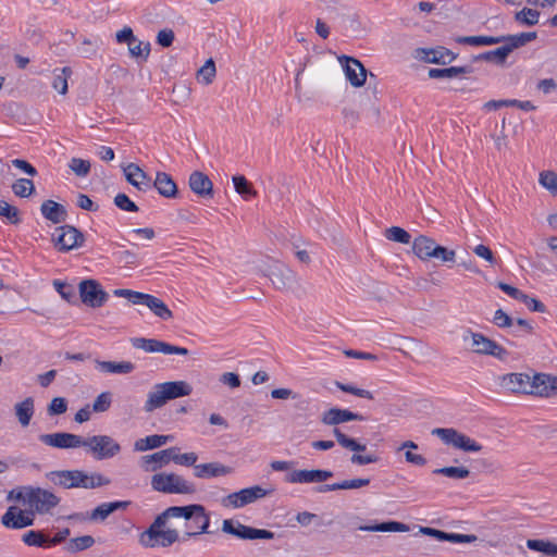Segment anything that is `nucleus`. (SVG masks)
Here are the masks:
<instances>
[{"label": "nucleus", "mask_w": 557, "mask_h": 557, "mask_svg": "<svg viewBox=\"0 0 557 557\" xmlns=\"http://www.w3.org/2000/svg\"><path fill=\"white\" fill-rule=\"evenodd\" d=\"M210 515L200 504L171 506L156 517L139 534V544L146 548L170 547L203 533H210Z\"/></svg>", "instance_id": "obj_1"}, {"label": "nucleus", "mask_w": 557, "mask_h": 557, "mask_svg": "<svg viewBox=\"0 0 557 557\" xmlns=\"http://www.w3.org/2000/svg\"><path fill=\"white\" fill-rule=\"evenodd\" d=\"M7 499L9 502L23 503L28 507L34 517L36 513H50L60 503V498L52 492L29 485L11 490L8 493Z\"/></svg>", "instance_id": "obj_2"}, {"label": "nucleus", "mask_w": 557, "mask_h": 557, "mask_svg": "<svg viewBox=\"0 0 557 557\" xmlns=\"http://www.w3.org/2000/svg\"><path fill=\"white\" fill-rule=\"evenodd\" d=\"M48 476L52 483L64 488H96L111 483V480L101 473L88 474L82 470L52 471Z\"/></svg>", "instance_id": "obj_3"}, {"label": "nucleus", "mask_w": 557, "mask_h": 557, "mask_svg": "<svg viewBox=\"0 0 557 557\" xmlns=\"http://www.w3.org/2000/svg\"><path fill=\"white\" fill-rule=\"evenodd\" d=\"M193 387L185 381H171L156 384L147 395L144 409L146 412L161 408L169 400L189 396Z\"/></svg>", "instance_id": "obj_4"}, {"label": "nucleus", "mask_w": 557, "mask_h": 557, "mask_svg": "<svg viewBox=\"0 0 557 557\" xmlns=\"http://www.w3.org/2000/svg\"><path fill=\"white\" fill-rule=\"evenodd\" d=\"M151 487L163 494H194L196 486L193 482L174 472L156 473L151 476Z\"/></svg>", "instance_id": "obj_5"}, {"label": "nucleus", "mask_w": 557, "mask_h": 557, "mask_svg": "<svg viewBox=\"0 0 557 557\" xmlns=\"http://www.w3.org/2000/svg\"><path fill=\"white\" fill-rule=\"evenodd\" d=\"M82 447L87 448L96 460L110 459L120 454L121 445L109 435L83 437Z\"/></svg>", "instance_id": "obj_6"}, {"label": "nucleus", "mask_w": 557, "mask_h": 557, "mask_svg": "<svg viewBox=\"0 0 557 557\" xmlns=\"http://www.w3.org/2000/svg\"><path fill=\"white\" fill-rule=\"evenodd\" d=\"M432 435L437 436L444 444L463 451L478 453L482 449V445L476 441L453 428L433 429Z\"/></svg>", "instance_id": "obj_7"}, {"label": "nucleus", "mask_w": 557, "mask_h": 557, "mask_svg": "<svg viewBox=\"0 0 557 557\" xmlns=\"http://www.w3.org/2000/svg\"><path fill=\"white\" fill-rule=\"evenodd\" d=\"M117 44H126L132 58L147 61L150 54V42L138 40L129 26L123 27L115 34Z\"/></svg>", "instance_id": "obj_8"}, {"label": "nucleus", "mask_w": 557, "mask_h": 557, "mask_svg": "<svg viewBox=\"0 0 557 557\" xmlns=\"http://www.w3.org/2000/svg\"><path fill=\"white\" fill-rule=\"evenodd\" d=\"M267 495L268 491L259 485H255L228 494L222 498L221 504L224 507L240 508L256 502L257 499L263 498Z\"/></svg>", "instance_id": "obj_9"}, {"label": "nucleus", "mask_w": 557, "mask_h": 557, "mask_svg": "<svg viewBox=\"0 0 557 557\" xmlns=\"http://www.w3.org/2000/svg\"><path fill=\"white\" fill-rule=\"evenodd\" d=\"M55 246L61 251L81 247L85 240L84 234L76 227L65 224L55 228L53 234Z\"/></svg>", "instance_id": "obj_10"}, {"label": "nucleus", "mask_w": 557, "mask_h": 557, "mask_svg": "<svg viewBox=\"0 0 557 557\" xmlns=\"http://www.w3.org/2000/svg\"><path fill=\"white\" fill-rule=\"evenodd\" d=\"M222 531L243 540H272L275 536L274 533L269 530L255 529L244 525L240 522L234 524V522L230 519H225L223 521Z\"/></svg>", "instance_id": "obj_11"}, {"label": "nucleus", "mask_w": 557, "mask_h": 557, "mask_svg": "<svg viewBox=\"0 0 557 557\" xmlns=\"http://www.w3.org/2000/svg\"><path fill=\"white\" fill-rule=\"evenodd\" d=\"M38 440L47 446L59 449L79 448L84 444L83 436L67 432L40 434Z\"/></svg>", "instance_id": "obj_12"}, {"label": "nucleus", "mask_w": 557, "mask_h": 557, "mask_svg": "<svg viewBox=\"0 0 557 557\" xmlns=\"http://www.w3.org/2000/svg\"><path fill=\"white\" fill-rule=\"evenodd\" d=\"M79 295L82 301L91 308L101 307L109 297L101 285L95 280L82 281L79 283Z\"/></svg>", "instance_id": "obj_13"}, {"label": "nucleus", "mask_w": 557, "mask_h": 557, "mask_svg": "<svg viewBox=\"0 0 557 557\" xmlns=\"http://www.w3.org/2000/svg\"><path fill=\"white\" fill-rule=\"evenodd\" d=\"M468 333L472 338V350L475 354L493 356L499 360H504L508 356V351L495 341L490 339L481 333H474L471 331Z\"/></svg>", "instance_id": "obj_14"}, {"label": "nucleus", "mask_w": 557, "mask_h": 557, "mask_svg": "<svg viewBox=\"0 0 557 557\" xmlns=\"http://www.w3.org/2000/svg\"><path fill=\"white\" fill-rule=\"evenodd\" d=\"M333 476V472L323 469L293 470L286 476V482L293 484L322 483Z\"/></svg>", "instance_id": "obj_15"}, {"label": "nucleus", "mask_w": 557, "mask_h": 557, "mask_svg": "<svg viewBox=\"0 0 557 557\" xmlns=\"http://www.w3.org/2000/svg\"><path fill=\"white\" fill-rule=\"evenodd\" d=\"M34 521L35 518L28 509L22 510L16 506H10L1 517V523L5 528L13 530L30 527L34 524Z\"/></svg>", "instance_id": "obj_16"}, {"label": "nucleus", "mask_w": 557, "mask_h": 557, "mask_svg": "<svg viewBox=\"0 0 557 557\" xmlns=\"http://www.w3.org/2000/svg\"><path fill=\"white\" fill-rule=\"evenodd\" d=\"M557 393V375L535 373L531 377L530 395L540 397H552Z\"/></svg>", "instance_id": "obj_17"}, {"label": "nucleus", "mask_w": 557, "mask_h": 557, "mask_svg": "<svg viewBox=\"0 0 557 557\" xmlns=\"http://www.w3.org/2000/svg\"><path fill=\"white\" fill-rule=\"evenodd\" d=\"M339 62L342 63L346 78L351 86L361 87L364 85L367 79V70L359 60L352 57L343 55L339 58Z\"/></svg>", "instance_id": "obj_18"}, {"label": "nucleus", "mask_w": 557, "mask_h": 557, "mask_svg": "<svg viewBox=\"0 0 557 557\" xmlns=\"http://www.w3.org/2000/svg\"><path fill=\"white\" fill-rule=\"evenodd\" d=\"M177 447H170L151 455H145L140 458L139 463L144 471L154 472L171 461V453L178 451Z\"/></svg>", "instance_id": "obj_19"}, {"label": "nucleus", "mask_w": 557, "mask_h": 557, "mask_svg": "<svg viewBox=\"0 0 557 557\" xmlns=\"http://www.w3.org/2000/svg\"><path fill=\"white\" fill-rule=\"evenodd\" d=\"M364 418L348 409L331 408L323 412L321 422L325 425H337L348 421H362Z\"/></svg>", "instance_id": "obj_20"}, {"label": "nucleus", "mask_w": 557, "mask_h": 557, "mask_svg": "<svg viewBox=\"0 0 557 557\" xmlns=\"http://www.w3.org/2000/svg\"><path fill=\"white\" fill-rule=\"evenodd\" d=\"M123 171L127 182L138 190L146 191L152 187L150 177L137 164L129 163Z\"/></svg>", "instance_id": "obj_21"}, {"label": "nucleus", "mask_w": 557, "mask_h": 557, "mask_svg": "<svg viewBox=\"0 0 557 557\" xmlns=\"http://www.w3.org/2000/svg\"><path fill=\"white\" fill-rule=\"evenodd\" d=\"M189 187L193 193L202 198L213 197V184L208 175L200 171H195L188 180Z\"/></svg>", "instance_id": "obj_22"}, {"label": "nucleus", "mask_w": 557, "mask_h": 557, "mask_svg": "<svg viewBox=\"0 0 557 557\" xmlns=\"http://www.w3.org/2000/svg\"><path fill=\"white\" fill-rule=\"evenodd\" d=\"M233 472V469L220 462H208L195 466L194 475L198 479H213L225 476Z\"/></svg>", "instance_id": "obj_23"}, {"label": "nucleus", "mask_w": 557, "mask_h": 557, "mask_svg": "<svg viewBox=\"0 0 557 557\" xmlns=\"http://www.w3.org/2000/svg\"><path fill=\"white\" fill-rule=\"evenodd\" d=\"M531 377L527 373H509L504 375L503 384L513 393L529 394Z\"/></svg>", "instance_id": "obj_24"}, {"label": "nucleus", "mask_w": 557, "mask_h": 557, "mask_svg": "<svg viewBox=\"0 0 557 557\" xmlns=\"http://www.w3.org/2000/svg\"><path fill=\"white\" fill-rule=\"evenodd\" d=\"M270 280L278 289H288L296 283V274L285 265L276 267L271 271Z\"/></svg>", "instance_id": "obj_25"}, {"label": "nucleus", "mask_w": 557, "mask_h": 557, "mask_svg": "<svg viewBox=\"0 0 557 557\" xmlns=\"http://www.w3.org/2000/svg\"><path fill=\"white\" fill-rule=\"evenodd\" d=\"M40 211L44 218L53 224L65 222L67 218L65 207L50 199L41 203Z\"/></svg>", "instance_id": "obj_26"}, {"label": "nucleus", "mask_w": 557, "mask_h": 557, "mask_svg": "<svg viewBox=\"0 0 557 557\" xmlns=\"http://www.w3.org/2000/svg\"><path fill=\"white\" fill-rule=\"evenodd\" d=\"M157 188L158 193L164 198H175L177 196V186L170 174L165 172H158L156 180L151 183Z\"/></svg>", "instance_id": "obj_27"}, {"label": "nucleus", "mask_w": 557, "mask_h": 557, "mask_svg": "<svg viewBox=\"0 0 557 557\" xmlns=\"http://www.w3.org/2000/svg\"><path fill=\"white\" fill-rule=\"evenodd\" d=\"M370 484V479L357 478L350 480H344L342 482L323 484L314 487L317 493H327L338 490H357Z\"/></svg>", "instance_id": "obj_28"}, {"label": "nucleus", "mask_w": 557, "mask_h": 557, "mask_svg": "<svg viewBox=\"0 0 557 557\" xmlns=\"http://www.w3.org/2000/svg\"><path fill=\"white\" fill-rule=\"evenodd\" d=\"M128 505L129 502L122 500L102 503L91 511L89 519L92 521H104L112 512L126 509Z\"/></svg>", "instance_id": "obj_29"}, {"label": "nucleus", "mask_w": 557, "mask_h": 557, "mask_svg": "<svg viewBox=\"0 0 557 557\" xmlns=\"http://www.w3.org/2000/svg\"><path fill=\"white\" fill-rule=\"evenodd\" d=\"M435 246V240L424 235H419L412 242L413 253L423 261L432 258V249Z\"/></svg>", "instance_id": "obj_30"}, {"label": "nucleus", "mask_w": 557, "mask_h": 557, "mask_svg": "<svg viewBox=\"0 0 557 557\" xmlns=\"http://www.w3.org/2000/svg\"><path fill=\"white\" fill-rule=\"evenodd\" d=\"M424 54L425 62L436 64H449L457 58V54L445 47L424 50Z\"/></svg>", "instance_id": "obj_31"}, {"label": "nucleus", "mask_w": 557, "mask_h": 557, "mask_svg": "<svg viewBox=\"0 0 557 557\" xmlns=\"http://www.w3.org/2000/svg\"><path fill=\"white\" fill-rule=\"evenodd\" d=\"M172 435H149L144 438H139L134 444V449L136 451H146L154 448H159L165 445L168 442L172 441Z\"/></svg>", "instance_id": "obj_32"}, {"label": "nucleus", "mask_w": 557, "mask_h": 557, "mask_svg": "<svg viewBox=\"0 0 557 557\" xmlns=\"http://www.w3.org/2000/svg\"><path fill=\"white\" fill-rule=\"evenodd\" d=\"M97 368L101 372L113 374H128L134 371L135 364L131 361H96Z\"/></svg>", "instance_id": "obj_33"}, {"label": "nucleus", "mask_w": 557, "mask_h": 557, "mask_svg": "<svg viewBox=\"0 0 557 557\" xmlns=\"http://www.w3.org/2000/svg\"><path fill=\"white\" fill-rule=\"evenodd\" d=\"M134 348L143 349L146 352L165 354L166 343L156 338L134 337L131 339Z\"/></svg>", "instance_id": "obj_34"}, {"label": "nucleus", "mask_w": 557, "mask_h": 557, "mask_svg": "<svg viewBox=\"0 0 557 557\" xmlns=\"http://www.w3.org/2000/svg\"><path fill=\"white\" fill-rule=\"evenodd\" d=\"M358 530L368 532H407L409 527L398 521H387L374 524L359 525Z\"/></svg>", "instance_id": "obj_35"}, {"label": "nucleus", "mask_w": 557, "mask_h": 557, "mask_svg": "<svg viewBox=\"0 0 557 557\" xmlns=\"http://www.w3.org/2000/svg\"><path fill=\"white\" fill-rule=\"evenodd\" d=\"M145 306L148 307L153 312V314L162 320L166 321L173 318V313L165 305V302L153 295L149 294Z\"/></svg>", "instance_id": "obj_36"}, {"label": "nucleus", "mask_w": 557, "mask_h": 557, "mask_svg": "<svg viewBox=\"0 0 557 557\" xmlns=\"http://www.w3.org/2000/svg\"><path fill=\"white\" fill-rule=\"evenodd\" d=\"M15 414L23 426H27L34 414V399L27 397L15 405Z\"/></svg>", "instance_id": "obj_37"}, {"label": "nucleus", "mask_w": 557, "mask_h": 557, "mask_svg": "<svg viewBox=\"0 0 557 557\" xmlns=\"http://www.w3.org/2000/svg\"><path fill=\"white\" fill-rule=\"evenodd\" d=\"M472 72L470 66H450L446 69H430V78H454L461 74H469Z\"/></svg>", "instance_id": "obj_38"}, {"label": "nucleus", "mask_w": 557, "mask_h": 557, "mask_svg": "<svg viewBox=\"0 0 557 557\" xmlns=\"http://www.w3.org/2000/svg\"><path fill=\"white\" fill-rule=\"evenodd\" d=\"M22 541L27 546L49 548V537L39 530H29L22 535Z\"/></svg>", "instance_id": "obj_39"}, {"label": "nucleus", "mask_w": 557, "mask_h": 557, "mask_svg": "<svg viewBox=\"0 0 557 557\" xmlns=\"http://www.w3.org/2000/svg\"><path fill=\"white\" fill-rule=\"evenodd\" d=\"M505 41L504 36H465L459 37L457 39V42L459 44H466L471 46H491V45H497Z\"/></svg>", "instance_id": "obj_40"}, {"label": "nucleus", "mask_w": 557, "mask_h": 557, "mask_svg": "<svg viewBox=\"0 0 557 557\" xmlns=\"http://www.w3.org/2000/svg\"><path fill=\"white\" fill-rule=\"evenodd\" d=\"M510 53V48L505 45L494 50L483 52L476 57V60L493 62L496 64H504Z\"/></svg>", "instance_id": "obj_41"}, {"label": "nucleus", "mask_w": 557, "mask_h": 557, "mask_svg": "<svg viewBox=\"0 0 557 557\" xmlns=\"http://www.w3.org/2000/svg\"><path fill=\"white\" fill-rule=\"evenodd\" d=\"M71 75H72L71 67L65 66L62 69L54 70L52 87L61 95H65L67 92V88H69L67 79L71 77Z\"/></svg>", "instance_id": "obj_42"}, {"label": "nucleus", "mask_w": 557, "mask_h": 557, "mask_svg": "<svg viewBox=\"0 0 557 557\" xmlns=\"http://www.w3.org/2000/svg\"><path fill=\"white\" fill-rule=\"evenodd\" d=\"M536 33L535 32H528V33H520V34H517V35H508V36H504L505 37V44L508 48H510V53L519 48V47H522L524 46L525 44L534 40L536 38Z\"/></svg>", "instance_id": "obj_43"}, {"label": "nucleus", "mask_w": 557, "mask_h": 557, "mask_svg": "<svg viewBox=\"0 0 557 557\" xmlns=\"http://www.w3.org/2000/svg\"><path fill=\"white\" fill-rule=\"evenodd\" d=\"M95 544V539L91 535H83L75 539H71L66 545L65 549L69 553H78L91 547Z\"/></svg>", "instance_id": "obj_44"}, {"label": "nucleus", "mask_w": 557, "mask_h": 557, "mask_svg": "<svg viewBox=\"0 0 557 557\" xmlns=\"http://www.w3.org/2000/svg\"><path fill=\"white\" fill-rule=\"evenodd\" d=\"M333 434L336 437L337 443L346 449L352 451H364L367 448L366 445L360 444L356 440L348 437L338 428H335L333 430Z\"/></svg>", "instance_id": "obj_45"}, {"label": "nucleus", "mask_w": 557, "mask_h": 557, "mask_svg": "<svg viewBox=\"0 0 557 557\" xmlns=\"http://www.w3.org/2000/svg\"><path fill=\"white\" fill-rule=\"evenodd\" d=\"M13 193L21 198H27L35 191V185L29 178H18L12 184Z\"/></svg>", "instance_id": "obj_46"}, {"label": "nucleus", "mask_w": 557, "mask_h": 557, "mask_svg": "<svg viewBox=\"0 0 557 557\" xmlns=\"http://www.w3.org/2000/svg\"><path fill=\"white\" fill-rule=\"evenodd\" d=\"M233 184L235 190L244 198L255 197L257 195V191L253 189L252 185L243 175L233 176Z\"/></svg>", "instance_id": "obj_47"}, {"label": "nucleus", "mask_w": 557, "mask_h": 557, "mask_svg": "<svg viewBox=\"0 0 557 557\" xmlns=\"http://www.w3.org/2000/svg\"><path fill=\"white\" fill-rule=\"evenodd\" d=\"M433 473L455 480H462L470 475V471L466 467H444L433 470Z\"/></svg>", "instance_id": "obj_48"}, {"label": "nucleus", "mask_w": 557, "mask_h": 557, "mask_svg": "<svg viewBox=\"0 0 557 557\" xmlns=\"http://www.w3.org/2000/svg\"><path fill=\"white\" fill-rule=\"evenodd\" d=\"M215 74H216L215 63L212 59H209L198 70L197 77L199 81L203 82L206 85H209L213 82Z\"/></svg>", "instance_id": "obj_49"}, {"label": "nucleus", "mask_w": 557, "mask_h": 557, "mask_svg": "<svg viewBox=\"0 0 557 557\" xmlns=\"http://www.w3.org/2000/svg\"><path fill=\"white\" fill-rule=\"evenodd\" d=\"M540 17V13L536 10L530 8H523L521 11L517 12L515 18L520 24H524L528 26H533L537 24Z\"/></svg>", "instance_id": "obj_50"}, {"label": "nucleus", "mask_w": 557, "mask_h": 557, "mask_svg": "<svg viewBox=\"0 0 557 557\" xmlns=\"http://www.w3.org/2000/svg\"><path fill=\"white\" fill-rule=\"evenodd\" d=\"M385 237L388 240L400 244H409L411 239V235L406 230L399 226H392L389 228H386Z\"/></svg>", "instance_id": "obj_51"}, {"label": "nucleus", "mask_w": 557, "mask_h": 557, "mask_svg": "<svg viewBox=\"0 0 557 557\" xmlns=\"http://www.w3.org/2000/svg\"><path fill=\"white\" fill-rule=\"evenodd\" d=\"M0 216L5 218L12 224H18L21 222L17 208L9 205L4 200H0Z\"/></svg>", "instance_id": "obj_52"}, {"label": "nucleus", "mask_w": 557, "mask_h": 557, "mask_svg": "<svg viewBox=\"0 0 557 557\" xmlns=\"http://www.w3.org/2000/svg\"><path fill=\"white\" fill-rule=\"evenodd\" d=\"M198 460V455L196 453H185L178 454V451L171 453V461H174L176 465L184 467H194L197 466L196 462Z\"/></svg>", "instance_id": "obj_53"}, {"label": "nucleus", "mask_w": 557, "mask_h": 557, "mask_svg": "<svg viewBox=\"0 0 557 557\" xmlns=\"http://www.w3.org/2000/svg\"><path fill=\"white\" fill-rule=\"evenodd\" d=\"M67 410V400L64 397H54L50 401L47 408V412L50 417L60 416L65 413Z\"/></svg>", "instance_id": "obj_54"}, {"label": "nucleus", "mask_w": 557, "mask_h": 557, "mask_svg": "<svg viewBox=\"0 0 557 557\" xmlns=\"http://www.w3.org/2000/svg\"><path fill=\"white\" fill-rule=\"evenodd\" d=\"M112 403V397L110 392H103L99 394L92 403V411L95 412H104L107 411Z\"/></svg>", "instance_id": "obj_55"}, {"label": "nucleus", "mask_w": 557, "mask_h": 557, "mask_svg": "<svg viewBox=\"0 0 557 557\" xmlns=\"http://www.w3.org/2000/svg\"><path fill=\"white\" fill-rule=\"evenodd\" d=\"M432 258L438 259L442 262H454L456 258L455 250L448 249L438 244H436V246L432 249Z\"/></svg>", "instance_id": "obj_56"}, {"label": "nucleus", "mask_w": 557, "mask_h": 557, "mask_svg": "<svg viewBox=\"0 0 557 557\" xmlns=\"http://www.w3.org/2000/svg\"><path fill=\"white\" fill-rule=\"evenodd\" d=\"M114 205L122 211L137 212L139 210L137 205L127 195L122 193L114 197Z\"/></svg>", "instance_id": "obj_57"}, {"label": "nucleus", "mask_w": 557, "mask_h": 557, "mask_svg": "<svg viewBox=\"0 0 557 557\" xmlns=\"http://www.w3.org/2000/svg\"><path fill=\"white\" fill-rule=\"evenodd\" d=\"M540 183L553 195L557 196V175L554 172L546 171L541 173Z\"/></svg>", "instance_id": "obj_58"}, {"label": "nucleus", "mask_w": 557, "mask_h": 557, "mask_svg": "<svg viewBox=\"0 0 557 557\" xmlns=\"http://www.w3.org/2000/svg\"><path fill=\"white\" fill-rule=\"evenodd\" d=\"M69 166L77 176L81 177L86 176L90 171L89 161L79 158H72Z\"/></svg>", "instance_id": "obj_59"}, {"label": "nucleus", "mask_w": 557, "mask_h": 557, "mask_svg": "<svg viewBox=\"0 0 557 557\" xmlns=\"http://www.w3.org/2000/svg\"><path fill=\"white\" fill-rule=\"evenodd\" d=\"M335 385L345 393H349L361 398L373 399V394L368 389L358 388L342 382H336Z\"/></svg>", "instance_id": "obj_60"}, {"label": "nucleus", "mask_w": 557, "mask_h": 557, "mask_svg": "<svg viewBox=\"0 0 557 557\" xmlns=\"http://www.w3.org/2000/svg\"><path fill=\"white\" fill-rule=\"evenodd\" d=\"M473 252L487 261L491 265H495L497 263V258L493 253V251L485 245H478L473 248Z\"/></svg>", "instance_id": "obj_61"}, {"label": "nucleus", "mask_w": 557, "mask_h": 557, "mask_svg": "<svg viewBox=\"0 0 557 557\" xmlns=\"http://www.w3.org/2000/svg\"><path fill=\"white\" fill-rule=\"evenodd\" d=\"M519 301L523 302L528 307V309L531 311H534V312H545L546 311V307L542 301H540L536 298L530 297L529 295H527L524 293L522 295V298H520Z\"/></svg>", "instance_id": "obj_62"}, {"label": "nucleus", "mask_w": 557, "mask_h": 557, "mask_svg": "<svg viewBox=\"0 0 557 557\" xmlns=\"http://www.w3.org/2000/svg\"><path fill=\"white\" fill-rule=\"evenodd\" d=\"M53 286L63 299L71 301L75 297V292L70 284L54 281Z\"/></svg>", "instance_id": "obj_63"}, {"label": "nucleus", "mask_w": 557, "mask_h": 557, "mask_svg": "<svg viewBox=\"0 0 557 557\" xmlns=\"http://www.w3.org/2000/svg\"><path fill=\"white\" fill-rule=\"evenodd\" d=\"M175 35L172 29L165 28L161 29L157 35V44L161 47L168 48L172 46L174 41Z\"/></svg>", "instance_id": "obj_64"}]
</instances>
